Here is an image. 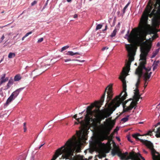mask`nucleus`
<instances>
[{"instance_id":"1","label":"nucleus","mask_w":160,"mask_h":160,"mask_svg":"<svg viewBox=\"0 0 160 160\" xmlns=\"http://www.w3.org/2000/svg\"><path fill=\"white\" fill-rule=\"evenodd\" d=\"M152 43L149 42L145 43L143 48L141 49L142 51L140 55V60H141L140 62L141 68H138L136 70L135 73L138 75V78L137 82L135 84L136 88L134 90H139L138 88L140 83V78L141 77H143L144 79L145 89L147 85V82L151 75L152 72L149 73L151 70V68H147L145 66V65L146 63V57L150 51Z\"/></svg>"},{"instance_id":"2","label":"nucleus","mask_w":160,"mask_h":160,"mask_svg":"<svg viewBox=\"0 0 160 160\" xmlns=\"http://www.w3.org/2000/svg\"><path fill=\"white\" fill-rule=\"evenodd\" d=\"M152 9L151 6L147 8L143 12L141 17L139 23V28L136 30L134 32H131L129 33L128 30L125 36V38L127 39L129 42H138L140 41L142 39L143 33L146 31L150 25L148 24V17H152V15L151 13Z\"/></svg>"},{"instance_id":"3","label":"nucleus","mask_w":160,"mask_h":160,"mask_svg":"<svg viewBox=\"0 0 160 160\" xmlns=\"http://www.w3.org/2000/svg\"><path fill=\"white\" fill-rule=\"evenodd\" d=\"M77 146H78L79 148L80 147L79 142H76L73 144V139H69L64 145L56 151L51 160H56L62 154H63L62 155V158L63 159H69L70 160H84L82 157H72L73 156L75 148Z\"/></svg>"},{"instance_id":"4","label":"nucleus","mask_w":160,"mask_h":160,"mask_svg":"<svg viewBox=\"0 0 160 160\" xmlns=\"http://www.w3.org/2000/svg\"><path fill=\"white\" fill-rule=\"evenodd\" d=\"M125 48L128 52V60H125V67H124L119 77V78L122 82L123 90H126V82L125 80L126 77L128 75L129 71L130 70V66L132 62L134 60V56L135 54V50L134 45L132 44H125Z\"/></svg>"},{"instance_id":"5","label":"nucleus","mask_w":160,"mask_h":160,"mask_svg":"<svg viewBox=\"0 0 160 160\" xmlns=\"http://www.w3.org/2000/svg\"><path fill=\"white\" fill-rule=\"evenodd\" d=\"M126 91H122V92L119 95L116 96L115 98V101L118 103L117 107L119 106L121 103H122L123 108V112H128L131 110L134 107H135L134 109H135L139 99H142V97H140L141 95L139 93V91H135L134 95L133 96V100L131 102L130 105L128 107H127L126 105V103L128 101L132 100V99L130 98L128 101H125L124 102H123L126 99L127 96V93Z\"/></svg>"},{"instance_id":"6","label":"nucleus","mask_w":160,"mask_h":160,"mask_svg":"<svg viewBox=\"0 0 160 160\" xmlns=\"http://www.w3.org/2000/svg\"><path fill=\"white\" fill-rule=\"evenodd\" d=\"M139 136H141V135L138 133L132 135L133 138L137 141H140L151 150L153 160H160V154L154 149L152 143L147 140H144L139 138L138 137Z\"/></svg>"},{"instance_id":"7","label":"nucleus","mask_w":160,"mask_h":160,"mask_svg":"<svg viewBox=\"0 0 160 160\" xmlns=\"http://www.w3.org/2000/svg\"><path fill=\"white\" fill-rule=\"evenodd\" d=\"M95 106V105L92 103L90 105L87 107V114L85 117V120L86 122L88 123H90V122L92 121L93 119L92 117V116L93 112H94L92 110V108Z\"/></svg>"},{"instance_id":"8","label":"nucleus","mask_w":160,"mask_h":160,"mask_svg":"<svg viewBox=\"0 0 160 160\" xmlns=\"http://www.w3.org/2000/svg\"><path fill=\"white\" fill-rule=\"evenodd\" d=\"M111 153L113 156H114L116 154H117L122 160H127V156L128 155V153L127 152L122 153L118 148L112 149L111 152Z\"/></svg>"},{"instance_id":"9","label":"nucleus","mask_w":160,"mask_h":160,"mask_svg":"<svg viewBox=\"0 0 160 160\" xmlns=\"http://www.w3.org/2000/svg\"><path fill=\"white\" fill-rule=\"evenodd\" d=\"M82 117H80L78 118V119H76V120L79 123H80L81 124V127H80L81 128L79 131H76V134L77 135L80 137L81 136L83 135L84 134V133L86 131V129L84 127V125L83 124V121H82L81 122H80L79 120L80 119H82Z\"/></svg>"},{"instance_id":"10","label":"nucleus","mask_w":160,"mask_h":160,"mask_svg":"<svg viewBox=\"0 0 160 160\" xmlns=\"http://www.w3.org/2000/svg\"><path fill=\"white\" fill-rule=\"evenodd\" d=\"M142 157L140 153H136L134 152H132L129 153V156H127V160L129 159L132 160H141L139 158Z\"/></svg>"},{"instance_id":"11","label":"nucleus","mask_w":160,"mask_h":160,"mask_svg":"<svg viewBox=\"0 0 160 160\" xmlns=\"http://www.w3.org/2000/svg\"><path fill=\"white\" fill-rule=\"evenodd\" d=\"M105 96V93L104 94H103L101 98L100 101H96L95 102V103H93L95 105V106L97 108V109H96L95 110H93V111L95 112V113H98L100 111L99 108L101 107L102 105V103L104 101V98Z\"/></svg>"},{"instance_id":"12","label":"nucleus","mask_w":160,"mask_h":160,"mask_svg":"<svg viewBox=\"0 0 160 160\" xmlns=\"http://www.w3.org/2000/svg\"><path fill=\"white\" fill-rule=\"evenodd\" d=\"M19 93V91H15L13 92L7 100L6 103L4 104V106H8L17 96Z\"/></svg>"},{"instance_id":"13","label":"nucleus","mask_w":160,"mask_h":160,"mask_svg":"<svg viewBox=\"0 0 160 160\" xmlns=\"http://www.w3.org/2000/svg\"><path fill=\"white\" fill-rule=\"evenodd\" d=\"M155 4L154 5V9L153 10L151 13L152 15L155 14L157 12H160V0H155Z\"/></svg>"},{"instance_id":"14","label":"nucleus","mask_w":160,"mask_h":160,"mask_svg":"<svg viewBox=\"0 0 160 160\" xmlns=\"http://www.w3.org/2000/svg\"><path fill=\"white\" fill-rule=\"evenodd\" d=\"M112 128V127L111 125L107 124L103 126L102 130L104 133L108 135L110 134V132Z\"/></svg>"},{"instance_id":"15","label":"nucleus","mask_w":160,"mask_h":160,"mask_svg":"<svg viewBox=\"0 0 160 160\" xmlns=\"http://www.w3.org/2000/svg\"><path fill=\"white\" fill-rule=\"evenodd\" d=\"M104 92L103 94H104L105 93V94H106V92H107V102H108L109 101H110L112 98L113 96V93L112 92V91H104Z\"/></svg>"},{"instance_id":"16","label":"nucleus","mask_w":160,"mask_h":160,"mask_svg":"<svg viewBox=\"0 0 160 160\" xmlns=\"http://www.w3.org/2000/svg\"><path fill=\"white\" fill-rule=\"evenodd\" d=\"M6 74H4L1 78V81L0 82V84H2L3 83L7 81L8 80V78L6 77L5 78Z\"/></svg>"},{"instance_id":"17","label":"nucleus","mask_w":160,"mask_h":160,"mask_svg":"<svg viewBox=\"0 0 160 160\" xmlns=\"http://www.w3.org/2000/svg\"><path fill=\"white\" fill-rule=\"evenodd\" d=\"M13 80L12 79H10L9 80L6 86L4 89H9L13 84Z\"/></svg>"},{"instance_id":"18","label":"nucleus","mask_w":160,"mask_h":160,"mask_svg":"<svg viewBox=\"0 0 160 160\" xmlns=\"http://www.w3.org/2000/svg\"><path fill=\"white\" fill-rule=\"evenodd\" d=\"M65 54L67 55L73 56L76 55H80V54L78 52H73L72 51H69Z\"/></svg>"},{"instance_id":"19","label":"nucleus","mask_w":160,"mask_h":160,"mask_svg":"<svg viewBox=\"0 0 160 160\" xmlns=\"http://www.w3.org/2000/svg\"><path fill=\"white\" fill-rule=\"evenodd\" d=\"M130 3L131 2L129 1L124 8L122 10V16H123L124 14L128 7V6Z\"/></svg>"},{"instance_id":"20","label":"nucleus","mask_w":160,"mask_h":160,"mask_svg":"<svg viewBox=\"0 0 160 160\" xmlns=\"http://www.w3.org/2000/svg\"><path fill=\"white\" fill-rule=\"evenodd\" d=\"M160 61L159 60L157 61H155L153 64L152 66L153 67V69L154 70L157 67V66L159 63Z\"/></svg>"},{"instance_id":"21","label":"nucleus","mask_w":160,"mask_h":160,"mask_svg":"<svg viewBox=\"0 0 160 160\" xmlns=\"http://www.w3.org/2000/svg\"><path fill=\"white\" fill-rule=\"evenodd\" d=\"M159 51V48H158L156 50L153 52L152 53V55L151 57V58H154L158 53Z\"/></svg>"},{"instance_id":"22","label":"nucleus","mask_w":160,"mask_h":160,"mask_svg":"<svg viewBox=\"0 0 160 160\" xmlns=\"http://www.w3.org/2000/svg\"><path fill=\"white\" fill-rule=\"evenodd\" d=\"M21 78V77L19 74L16 75L14 77V81H18L20 80Z\"/></svg>"},{"instance_id":"23","label":"nucleus","mask_w":160,"mask_h":160,"mask_svg":"<svg viewBox=\"0 0 160 160\" xmlns=\"http://www.w3.org/2000/svg\"><path fill=\"white\" fill-rule=\"evenodd\" d=\"M155 132L156 133V137L157 138H160V127L158 128Z\"/></svg>"},{"instance_id":"24","label":"nucleus","mask_w":160,"mask_h":160,"mask_svg":"<svg viewBox=\"0 0 160 160\" xmlns=\"http://www.w3.org/2000/svg\"><path fill=\"white\" fill-rule=\"evenodd\" d=\"M160 24V20H156L154 23L155 27L157 28H158Z\"/></svg>"},{"instance_id":"25","label":"nucleus","mask_w":160,"mask_h":160,"mask_svg":"<svg viewBox=\"0 0 160 160\" xmlns=\"http://www.w3.org/2000/svg\"><path fill=\"white\" fill-rule=\"evenodd\" d=\"M15 56V54L14 53L10 52L8 55V58H12Z\"/></svg>"},{"instance_id":"26","label":"nucleus","mask_w":160,"mask_h":160,"mask_svg":"<svg viewBox=\"0 0 160 160\" xmlns=\"http://www.w3.org/2000/svg\"><path fill=\"white\" fill-rule=\"evenodd\" d=\"M112 84H110L106 88L105 90H112Z\"/></svg>"},{"instance_id":"27","label":"nucleus","mask_w":160,"mask_h":160,"mask_svg":"<svg viewBox=\"0 0 160 160\" xmlns=\"http://www.w3.org/2000/svg\"><path fill=\"white\" fill-rule=\"evenodd\" d=\"M117 32V30L116 29H114V30L111 33L110 36L111 38H112L114 37L116 34V32Z\"/></svg>"},{"instance_id":"28","label":"nucleus","mask_w":160,"mask_h":160,"mask_svg":"<svg viewBox=\"0 0 160 160\" xmlns=\"http://www.w3.org/2000/svg\"><path fill=\"white\" fill-rule=\"evenodd\" d=\"M129 115H128L126 117L124 118H122L121 119V121H122L123 122H126L128 120V118L129 117Z\"/></svg>"},{"instance_id":"29","label":"nucleus","mask_w":160,"mask_h":160,"mask_svg":"<svg viewBox=\"0 0 160 160\" xmlns=\"http://www.w3.org/2000/svg\"><path fill=\"white\" fill-rule=\"evenodd\" d=\"M102 26V25L101 24H98L96 26V30H98L100 29H101Z\"/></svg>"},{"instance_id":"30","label":"nucleus","mask_w":160,"mask_h":160,"mask_svg":"<svg viewBox=\"0 0 160 160\" xmlns=\"http://www.w3.org/2000/svg\"><path fill=\"white\" fill-rule=\"evenodd\" d=\"M69 47V46H65L64 47H62L61 49V52H62V51H63L67 49Z\"/></svg>"},{"instance_id":"31","label":"nucleus","mask_w":160,"mask_h":160,"mask_svg":"<svg viewBox=\"0 0 160 160\" xmlns=\"http://www.w3.org/2000/svg\"><path fill=\"white\" fill-rule=\"evenodd\" d=\"M112 111H110L109 112H106V115L105 116V118H107L109 117V116L112 113Z\"/></svg>"},{"instance_id":"32","label":"nucleus","mask_w":160,"mask_h":160,"mask_svg":"<svg viewBox=\"0 0 160 160\" xmlns=\"http://www.w3.org/2000/svg\"><path fill=\"white\" fill-rule=\"evenodd\" d=\"M26 122H24L23 123V129H24V132H25L27 131V128L26 126Z\"/></svg>"},{"instance_id":"33","label":"nucleus","mask_w":160,"mask_h":160,"mask_svg":"<svg viewBox=\"0 0 160 160\" xmlns=\"http://www.w3.org/2000/svg\"><path fill=\"white\" fill-rule=\"evenodd\" d=\"M152 132L151 131H149L148 133L145 134V135H150L151 136L152 135Z\"/></svg>"},{"instance_id":"34","label":"nucleus","mask_w":160,"mask_h":160,"mask_svg":"<svg viewBox=\"0 0 160 160\" xmlns=\"http://www.w3.org/2000/svg\"><path fill=\"white\" fill-rule=\"evenodd\" d=\"M43 40V38H39L38 41V43H40L42 42Z\"/></svg>"},{"instance_id":"35","label":"nucleus","mask_w":160,"mask_h":160,"mask_svg":"<svg viewBox=\"0 0 160 160\" xmlns=\"http://www.w3.org/2000/svg\"><path fill=\"white\" fill-rule=\"evenodd\" d=\"M48 2V0H47L46 3H45V4L44 5V7H43V8L42 9V11L45 8H46V6L47 5Z\"/></svg>"},{"instance_id":"36","label":"nucleus","mask_w":160,"mask_h":160,"mask_svg":"<svg viewBox=\"0 0 160 160\" xmlns=\"http://www.w3.org/2000/svg\"><path fill=\"white\" fill-rule=\"evenodd\" d=\"M32 33V32H28L24 36L25 37H28L29 35L31 34Z\"/></svg>"},{"instance_id":"37","label":"nucleus","mask_w":160,"mask_h":160,"mask_svg":"<svg viewBox=\"0 0 160 160\" xmlns=\"http://www.w3.org/2000/svg\"><path fill=\"white\" fill-rule=\"evenodd\" d=\"M37 3V1H34L33 2H32L31 5L32 6H34Z\"/></svg>"},{"instance_id":"38","label":"nucleus","mask_w":160,"mask_h":160,"mask_svg":"<svg viewBox=\"0 0 160 160\" xmlns=\"http://www.w3.org/2000/svg\"><path fill=\"white\" fill-rule=\"evenodd\" d=\"M72 60L78 61V62H83L85 61L84 60H78V59H73Z\"/></svg>"},{"instance_id":"39","label":"nucleus","mask_w":160,"mask_h":160,"mask_svg":"<svg viewBox=\"0 0 160 160\" xmlns=\"http://www.w3.org/2000/svg\"><path fill=\"white\" fill-rule=\"evenodd\" d=\"M119 129V128L118 127L116 128L114 130V132H117L118 131Z\"/></svg>"},{"instance_id":"40","label":"nucleus","mask_w":160,"mask_h":160,"mask_svg":"<svg viewBox=\"0 0 160 160\" xmlns=\"http://www.w3.org/2000/svg\"><path fill=\"white\" fill-rule=\"evenodd\" d=\"M4 38V36L3 35H2V37L1 38V40L0 41V42H2V41L3 40V39Z\"/></svg>"},{"instance_id":"41","label":"nucleus","mask_w":160,"mask_h":160,"mask_svg":"<svg viewBox=\"0 0 160 160\" xmlns=\"http://www.w3.org/2000/svg\"><path fill=\"white\" fill-rule=\"evenodd\" d=\"M128 141L131 142H132V143L133 142L131 140V138L130 137H128Z\"/></svg>"},{"instance_id":"42","label":"nucleus","mask_w":160,"mask_h":160,"mask_svg":"<svg viewBox=\"0 0 160 160\" xmlns=\"http://www.w3.org/2000/svg\"><path fill=\"white\" fill-rule=\"evenodd\" d=\"M108 47H104L103 48H102V51H104V50L105 49H108Z\"/></svg>"},{"instance_id":"43","label":"nucleus","mask_w":160,"mask_h":160,"mask_svg":"<svg viewBox=\"0 0 160 160\" xmlns=\"http://www.w3.org/2000/svg\"><path fill=\"white\" fill-rule=\"evenodd\" d=\"M71 60V59H65L64 60V61L65 62H68V61H73L72 60Z\"/></svg>"},{"instance_id":"44","label":"nucleus","mask_w":160,"mask_h":160,"mask_svg":"<svg viewBox=\"0 0 160 160\" xmlns=\"http://www.w3.org/2000/svg\"><path fill=\"white\" fill-rule=\"evenodd\" d=\"M107 25H106L105 26V28L104 29H103L102 30V31L104 32L107 29Z\"/></svg>"},{"instance_id":"45","label":"nucleus","mask_w":160,"mask_h":160,"mask_svg":"<svg viewBox=\"0 0 160 160\" xmlns=\"http://www.w3.org/2000/svg\"><path fill=\"white\" fill-rule=\"evenodd\" d=\"M24 88H25V87L21 88H19V89H17L16 90H22V89H24Z\"/></svg>"},{"instance_id":"46","label":"nucleus","mask_w":160,"mask_h":160,"mask_svg":"<svg viewBox=\"0 0 160 160\" xmlns=\"http://www.w3.org/2000/svg\"><path fill=\"white\" fill-rule=\"evenodd\" d=\"M114 132H112V133L110 135V137H111V138H112L113 135H114Z\"/></svg>"},{"instance_id":"47","label":"nucleus","mask_w":160,"mask_h":160,"mask_svg":"<svg viewBox=\"0 0 160 160\" xmlns=\"http://www.w3.org/2000/svg\"><path fill=\"white\" fill-rule=\"evenodd\" d=\"M77 17L78 15L76 14H75L73 16V18H77Z\"/></svg>"},{"instance_id":"48","label":"nucleus","mask_w":160,"mask_h":160,"mask_svg":"<svg viewBox=\"0 0 160 160\" xmlns=\"http://www.w3.org/2000/svg\"><path fill=\"white\" fill-rule=\"evenodd\" d=\"M143 152L144 153H145V154H147L148 153V152L147 151H146L145 150H144V149L143 150Z\"/></svg>"},{"instance_id":"49","label":"nucleus","mask_w":160,"mask_h":160,"mask_svg":"<svg viewBox=\"0 0 160 160\" xmlns=\"http://www.w3.org/2000/svg\"><path fill=\"white\" fill-rule=\"evenodd\" d=\"M45 143H43V144H41L40 146V147H39V149H40L44 144H45Z\"/></svg>"},{"instance_id":"50","label":"nucleus","mask_w":160,"mask_h":160,"mask_svg":"<svg viewBox=\"0 0 160 160\" xmlns=\"http://www.w3.org/2000/svg\"><path fill=\"white\" fill-rule=\"evenodd\" d=\"M73 118H75V119H76L77 118V114H75V115L74 116H73Z\"/></svg>"},{"instance_id":"51","label":"nucleus","mask_w":160,"mask_h":160,"mask_svg":"<svg viewBox=\"0 0 160 160\" xmlns=\"http://www.w3.org/2000/svg\"><path fill=\"white\" fill-rule=\"evenodd\" d=\"M67 0V1L68 2H71L72 1V0Z\"/></svg>"},{"instance_id":"52","label":"nucleus","mask_w":160,"mask_h":160,"mask_svg":"<svg viewBox=\"0 0 160 160\" xmlns=\"http://www.w3.org/2000/svg\"><path fill=\"white\" fill-rule=\"evenodd\" d=\"M116 138L117 139V140L118 141H120V138L118 137H116Z\"/></svg>"},{"instance_id":"53","label":"nucleus","mask_w":160,"mask_h":160,"mask_svg":"<svg viewBox=\"0 0 160 160\" xmlns=\"http://www.w3.org/2000/svg\"><path fill=\"white\" fill-rule=\"evenodd\" d=\"M26 37H25V36H24L22 38V40H23L24 39V38H25Z\"/></svg>"},{"instance_id":"54","label":"nucleus","mask_w":160,"mask_h":160,"mask_svg":"<svg viewBox=\"0 0 160 160\" xmlns=\"http://www.w3.org/2000/svg\"><path fill=\"white\" fill-rule=\"evenodd\" d=\"M160 124V122H158L157 124V125L155 126V127H156L158 125H159Z\"/></svg>"},{"instance_id":"55","label":"nucleus","mask_w":160,"mask_h":160,"mask_svg":"<svg viewBox=\"0 0 160 160\" xmlns=\"http://www.w3.org/2000/svg\"><path fill=\"white\" fill-rule=\"evenodd\" d=\"M141 158L142 160H145V158H144L143 157H141Z\"/></svg>"},{"instance_id":"56","label":"nucleus","mask_w":160,"mask_h":160,"mask_svg":"<svg viewBox=\"0 0 160 160\" xmlns=\"http://www.w3.org/2000/svg\"><path fill=\"white\" fill-rule=\"evenodd\" d=\"M117 13H118V15H119L120 13V12L119 11H118L117 12Z\"/></svg>"},{"instance_id":"57","label":"nucleus","mask_w":160,"mask_h":160,"mask_svg":"<svg viewBox=\"0 0 160 160\" xmlns=\"http://www.w3.org/2000/svg\"><path fill=\"white\" fill-rule=\"evenodd\" d=\"M78 122H75V124H78Z\"/></svg>"},{"instance_id":"58","label":"nucleus","mask_w":160,"mask_h":160,"mask_svg":"<svg viewBox=\"0 0 160 160\" xmlns=\"http://www.w3.org/2000/svg\"><path fill=\"white\" fill-rule=\"evenodd\" d=\"M3 59H2L0 61V63L1 62L3 61Z\"/></svg>"},{"instance_id":"59","label":"nucleus","mask_w":160,"mask_h":160,"mask_svg":"<svg viewBox=\"0 0 160 160\" xmlns=\"http://www.w3.org/2000/svg\"><path fill=\"white\" fill-rule=\"evenodd\" d=\"M159 31V30H157V29H156V31L157 32H158Z\"/></svg>"},{"instance_id":"60","label":"nucleus","mask_w":160,"mask_h":160,"mask_svg":"<svg viewBox=\"0 0 160 160\" xmlns=\"http://www.w3.org/2000/svg\"><path fill=\"white\" fill-rule=\"evenodd\" d=\"M4 11H3L2 12H1V13H4Z\"/></svg>"},{"instance_id":"61","label":"nucleus","mask_w":160,"mask_h":160,"mask_svg":"<svg viewBox=\"0 0 160 160\" xmlns=\"http://www.w3.org/2000/svg\"><path fill=\"white\" fill-rule=\"evenodd\" d=\"M157 46H159V43H158L157 44Z\"/></svg>"},{"instance_id":"62","label":"nucleus","mask_w":160,"mask_h":160,"mask_svg":"<svg viewBox=\"0 0 160 160\" xmlns=\"http://www.w3.org/2000/svg\"><path fill=\"white\" fill-rule=\"evenodd\" d=\"M28 67V66H27L26 67V68H27Z\"/></svg>"},{"instance_id":"63","label":"nucleus","mask_w":160,"mask_h":160,"mask_svg":"<svg viewBox=\"0 0 160 160\" xmlns=\"http://www.w3.org/2000/svg\"><path fill=\"white\" fill-rule=\"evenodd\" d=\"M83 113V112H82L81 113V114H82Z\"/></svg>"},{"instance_id":"64","label":"nucleus","mask_w":160,"mask_h":160,"mask_svg":"<svg viewBox=\"0 0 160 160\" xmlns=\"http://www.w3.org/2000/svg\"><path fill=\"white\" fill-rule=\"evenodd\" d=\"M105 156H106V155L105 154V155H104V156H103V157H105Z\"/></svg>"}]
</instances>
